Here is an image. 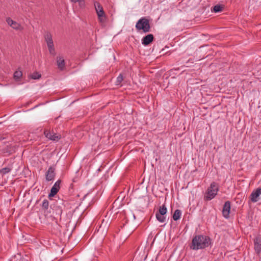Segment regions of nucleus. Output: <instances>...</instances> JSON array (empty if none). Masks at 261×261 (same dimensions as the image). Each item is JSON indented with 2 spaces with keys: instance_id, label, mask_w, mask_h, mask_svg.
<instances>
[{
  "instance_id": "f257e3e1",
  "label": "nucleus",
  "mask_w": 261,
  "mask_h": 261,
  "mask_svg": "<svg viewBox=\"0 0 261 261\" xmlns=\"http://www.w3.org/2000/svg\"><path fill=\"white\" fill-rule=\"evenodd\" d=\"M211 244V238L206 236L196 235L192 241L190 248L192 250H197L208 247Z\"/></svg>"
},
{
  "instance_id": "f03ea898",
  "label": "nucleus",
  "mask_w": 261,
  "mask_h": 261,
  "mask_svg": "<svg viewBox=\"0 0 261 261\" xmlns=\"http://www.w3.org/2000/svg\"><path fill=\"white\" fill-rule=\"evenodd\" d=\"M219 190L218 184L215 182H212L204 196V200L209 201L213 199L217 195Z\"/></svg>"
},
{
  "instance_id": "7ed1b4c3",
  "label": "nucleus",
  "mask_w": 261,
  "mask_h": 261,
  "mask_svg": "<svg viewBox=\"0 0 261 261\" xmlns=\"http://www.w3.org/2000/svg\"><path fill=\"white\" fill-rule=\"evenodd\" d=\"M135 27L138 31L142 30L144 33L150 32L151 28L149 20L145 17L138 20Z\"/></svg>"
},
{
  "instance_id": "20e7f679",
  "label": "nucleus",
  "mask_w": 261,
  "mask_h": 261,
  "mask_svg": "<svg viewBox=\"0 0 261 261\" xmlns=\"http://www.w3.org/2000/svg\"><path fill=\"white\" fill-rule=\"evenodd\" d=\"M66 201L62 199L58 198L57 200L51 204L50 207L55 211L56 214L59 216L60 219L63 212V208L65 207Z\"/></svg>"
},
{
  "instance_id": "39448f33",
  "label": "nucleus",
  "mask_w": 261,
  "mask_h": 261,
  "mask_svg": "<svg viewBox=\"0 0 261 261\" xmlns=\"http://www.w3.org/2000/svg\"><path fill=\"white\" fill-rule=\"evenodd\" d=\"M167 212V209L166 206L164 204L160 207L159 212L156 213V218L160 222H164L166 220V217L164 216Z\"/></svg>"
},
{
  "instance_id": "423d86ee",
  "label": "nucleus",
  "mask_w": 261,
  "mask_h": 261,
  "mask_svg": "<svg viewBox=\"0 0 261 261\" xmlns=\"http://www.w3.org/2000/svg\"><path fill=\"white\" fill-rule=\"evenodd\" d=\"M44 134L46 138L52 141H58L61 139V135L59 134H56L53 132H51L49 130L45 129Z\"/></svg>"
},
{
  "instance_id": "0eeeda50",
  "label": "nucleus",
  "mask_w": 261,
  "mask_h": 261,
  "mask_svg": "<svg viewBox=\"0 0 261 261\" xmlns=\"http://www.w3.org/2000/svg\"><path fill=\"white\" fill-rule=\"evenodd\" d=\"M61 183V180H58L50 190V192L48 195V197L50 198L54 197L56 194H57L60 189V185Z\"/></svg>"
},
{
  "instance_id": "6e6552de",
  "label": "nucleus",
  "mask_w": 261,
  "mask_h": 261,
  "mask_svg": "<svg viewBox=\"0 0 261 261\" xmlns=\"http://www.w3.org/2000/svg\"><path fill=\"white\" fill-rule=\"evenodd\" d=\"M55 168L50 166L45 173V178L48 181L53 180L55 177Z\"/></svg>"
},
{
  "instance_id": "1a4fd4ad",
  "label": "nucleus",
  "mask_w": 261,
  "mask_h": 261,
  "mask_svg": "<svg viewBox=\"0 0 261 261\" xmlns=\"http://www.w3.org/2000/svg\"><path fill=\"white\" fill-rule=\"evenodd\" d=\"M230 204L231 203L229 201H226L223 205L222 210L223 216L227 219L229 217Z\"/></svg>"
},
{
  "instance_id": "9d476101",
  "label": "nucleus",
  "mask_w": 261,
  "mask_h": 261,
  "mask_svg": "<svg viewBox=\"0 0 261 261\" xmlns=\"http://www.w3.org/2000/svg\"><path fill=\"white\" fill-rule=\"evenodd\" d=\"M7 23L13 29L16 30H21L22 28L21 25L15 21L12 20L11 18L8 17L6 19Z\"/></svg>"
},
{
  "instance_id": "9b49d317",
  "label": "nucleus",
  "mask_w": 261,
  "mask_h": 261,
  "mask_svg": "<svg viewBox=\"0 0 261 261\" xmlns=\"http://www.w3.org/2000/svg\"><path fill=\"white\" fill-rule=\"evenodd\" d=\"M261 194V188H257L255 191H253L250 195L251 200L253 202H256L258 201V197Z\"/></svg>"
},
{
  "instance_id": "f8f14e48",
  "label": "nucleus",
  "mask_w": 261,
  "mask_h": 261,
  "mask_svg": "<svg viewBox=\"0 0 261 261\" xmlns=\"http://www.w3.org/2000/svg\"><path fill=\"white\" fill-rule=\"evenodd\" d=\"M153 39L154 36L152 34H148L143 38L142 43L145 46L148 45L153 41Z\"/></svg>"
},
{
  "instance_id": "ddd939ff",
  "label": "nucleus",
  "mask_w": 261,
  "mask_h": 261,
  "mask_svg": "<svg viewBox=\"0 0 261 261\" xmlns=\"http://www.w3.org/2000/svg\"><path fill=\"white\" fill-rule=\"evenodd\" d=\"M98 19L100 23H105L107 20V16L103 9H101L96 12Z\"/></svg>"
},
{
  "instance_id": "4468645a",
  "label": "nucleus",
  "mask_w": 261,
  "mask_h": 261,
  "mask_svg": "<svg viewBox=\"0 0 261 261\" xmlns=\"http://www.w3.org/2000/svg\"><path fill=\"white\" fill-rule=\"evenodd\" d=\"M57 62L58 68L61 70H63L64 69L65 64V60L62 57L58 56L57 58Z\"/></svg>"
},
{
  "instance_id": "2eb2a0df",
  "label": "nucleus",
  "mask_w": 261,
  "mask_h": 261,
  "mask_svg": "<svg viewBox=\"0 0 261 261\" xmlns=\"http://www.w3.org/2000/svg\"><path fill=\"white\" fill-rule=\"evenodd\" d=\"M224 6L223 5H216L211 8V11L215 13H218L222 12L224 9Z\"/></svg>"
},
{
  "instance_id": "dca6fc26",
  "label": "nucleus",
  "mask_w": 261,
  "mask_h": 261,
  "mask_svg": "<svg viewBox=\"0 0 261 261\" xmlns=\"http://www.w3.org/2000/svg\"><path fill=\"white\" fill-rule=\"evenodd\" d=\"M44 38L47 45L54 44L52 36L50 33L47 32L44 35Z\"/></svg>"
},
{
  "instance_id": "f3484780",
  "label": "nucleus",
  "mask_w": 261,
  "mask_h": 261,
  "mask_svg": "<svg viewBox=\"0 0 261 261\" xmlns=\"http://www.w3.org/2000/svg\"><path fill=\"white\" fill-rule=\"evenodd\" d=\"M12 165H9V167H5L1 169L0 173L3 175L6 174L7 173H9L12 170Z\"/></svg>"
},
{
  "instance_id": "a211bd4d",
  "label": "nucleus",
  "mask_w": 261,
  "mask_h": 261,
  "mask_svg": "<svg viewBox=\"0 0 261 261\" xmlns=\"http://www.w3.org/2000/svg\"><path fill=\"white\" fill-rule=\"evenodd\" d=\"M181 215V211L179 210H176L173 215V219L174 221H177L180 218Z\"/></svg>"
},
{
  "instance_id": "6ab92c4d",
  "label": "nucleus",
  "mask_w": 261,
  "mask_h": 261,
  "mask_svg": "<svg viewBox=\"0 0 261 261\" xmlns=\"http://www.w3.org/2000/svg\"><path fill=\"white\" fill-rule=\"evenodd\" d=\"M201 5H202V10H205L207 8H209L211 4L207 0H201Z\"/></svg>"
},
{
  "instance_id": "aec40b11",
  "label": "nucleus",
  "mask_w": 261,
  "mask_h": 261,
  "mask_svg": "<svg viewBox=\"0 0 261 261\" xmlns=\"http://www.w3.org/2000/svg\"><path fill=\"white\" fill-rule=\"evenodd\" d=\"M22 75V72L21 71L17 70L14 72L13 77L15 81H19Z\"/></svg>"
},
{
  "instance_id": "412c9836",
  "label": "nucleus",
  "mask_w": 261,
  "mask_h": 261,
  "mask_svg": "<svg viewBox=\"0 0 261 261\" xmlns=\"http://www.w3.org/2000/svg\"><path fill=\"white\" fill-rule=\"evenodd\" d=\"M47 47H48L49 53L51 55L55 56L56 54V53H55V50L54 44L47 45Z\"/></svg>"
},
{
  "instance_id": "4be33fe9",
  "label": "nucleus",
  "mask_w": 261,
  "mask_h": 261,
  "mask_svg": "<svg viewBox=\"0 0 261 261\" xmlns=\"http://www.w3.org/2000/svg\"><path fill=\"white\" fill-rule=\"evenodd\" d=\"M41 74H40L39 72H34L33 74H31L30 75V77L32 79L37 80L40 79L41 77Z\"/></svg>"
},
{
  "instance_id": "5701e85b",
  "label": "nucleus",
  "mask_w": 261,
  "mask_h": 261,
  "mask_svg": "<svg viewBox=\"0 0 261 261\" xmlns=\"http://www.w3.org/2000/svg\"><path fill=\"white\" fill-rule=\"evenodd\" d=\"M49 207V202L47 199H44L42 204V207L44 210H47Z\"/></svg>"
},
{
  "instance_id": "b1692460",
  "label": "nucleus",
  "mask_w": 261,
  "mask_h": 261,
  "mask_svg": "<svg viewBox=\"0 0 261 261\" xmlns=\"http://www.w3.org/2000/svg\"><path fill=\"white\" fill-rule=\"evenodd\" d=\"M94 5L95 7L96 12H97V10L99 11L101 9H103L102 6L100 5V4L99 2H95L94 3Z\"/></svg>"
},
{
  "instance_id": "393cba45",
  "label": "nucleus",
  "mask_w": 261,
  "mask_h": 261,
  "mask_svg": "<svg viewBox=\"0 0 261 261\" xmlns=\"http://www.w3.org/2000/svg\"><path fill=\"white\" fill-rule=\"evenodd\" d=\"M258 239H256V241L254 242L255 248L256 250H257L258 252L261 251V243L257 242Z\"/></svg>"
},
{
  "instance_id": "a878e982",
  "label": "nucleus",
  "mask_w": 261,
  "mask_h": 261,
  "mask_svg": "<svg viewBox=\"0 0 261 261\" xmlns=\"http://www.w3.org/2000/svg\"><path fill=\"white\" fill-rule=\"evenodd\" d=\"M123 76L121 74H119V75L117 77V80L116 82V85H120L122 81H123Z\"/></svg>"
},
{
  "instance_id": "bb28decb",
  "label": "nucleus",
  "mask_w": 261,
  "mask_h": 261,
  "mask_svg": "<svg viewBox=\"0 0 261 261\" xmlns=\"http://www.w3.org/2000/svg\"><path fill=\"white\" fill-rule=\"evenodd\" d=\"M73 3L79 2L80 5H84L85 4V0H71Z\"/></svg>"
},
{
  "instance_id": "cd10ccee",
  "label": "nucleus",
  "mask_w": 261,
  "mask_h": 261,
  "mask_svg": "<svg viewBox=\"0 0 261 261\" xmlns=\"http://www.w3.org/2000/svg\"><path fill=\"white\" fill-rule=\"evenodd\" d=\"M101 226H99V229H100V228H101ZM99 229H98V230H97V231H99Z\"/></svg>"
},
{
  "instance_id": "c85d7f7f",
  "label": "nucleus",
  "mask_w": 261,
  "mask_h": 261,
  "mask_svg": "<svg viewBox=\"0 0 261 261\" xmlns=\"http://www.w3.org/2000/svg\"><path fill=\"white\" fill-rule=\"evenodd\" d=\"M19 261H25L24 259H20Z\"/></svg>"
},
{
  "instance_id": "c756f323",
  "label": "nucleus",
  "mask_w": 261,
  "mask_h": 261,
  "mask_svg": "<svg viewBox=\"0 0 261 261\" xmlns=\"http://www.w3.org/2000/svg\"><path fill=\"white\" fill-rule=\"evenodd\" d=\"M1 139H2V137H0V140H1Z\"/></svg>"
}]
</instances>
